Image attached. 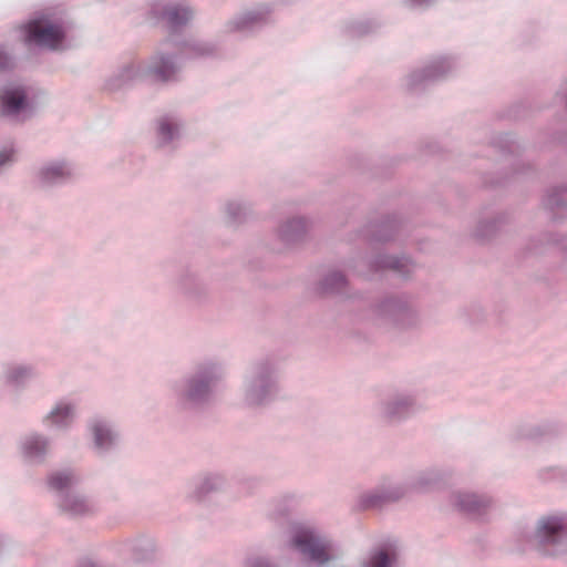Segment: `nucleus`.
Masks as SVG:
<instances>
[{"mask_svg":"<svg viewBox=\"0 0 567 567\" xmlns=\"http://www.w3.org/2000/svg\"><path fill=\"white\" fill-rule=\"evenodd\" d=\"M25 42L50 49H59L64 40V31L58 24L32 21L25 27Z\"/></svg>","mask_w":567,"mask_h":567,"instance_id":"f257e3e1","label":"nucleus"},{"mask_svg":"<svg viewBox=\"0 0 567 567\" xmlns=\"http://www.w3.org/2000/svg\"><path fill=\"white\" fill-rule=\"evenodd\" d=\"M293 546L320 565L330 559L329 545L309 529L302 528L298 530L293 538Z\"/></svg>","mask_w":567,"mask_h":567,"instance_id":"f03ea898","label":"nucleus"},{"mask_svg":"<svg viewBox=\"0 0 567 567\" xmlns=\"http://www.w3.org/2000/svg\"><path fill=\"white\" fill-rule=\"evenodd\" d=\"M565 534V523L560 517H547L539 522L537 536L542 543H556Z\"/></svg>","mask_w":567,"mask_h":567,"instance_id":"7ed1b4c3","label":"nucleus"},{"mask_svg":"<svg viewBox=\"0 0 567 567\" xmlns=\"http://www.w3.org/2000/svg\"><path fill=\"white\" fill-rule=\"evenodd\" d=\"M25 106V94L20 89L8 90L1 96V107L4 114H16Z\"/></svg>","mask_w":567,"mask_h":567,"instance_id":"20e7f679","label":"nucleus"},{"mask_svg":"<svg viewBox=\"0 0 567 567\" xmlns=\"http://www.w3.org/2000/svg\"><path fill=\"white\" fill-rule=\"evenodd\" d=\"M190 11L186 8L173 7L166 12L168 24L172 28L179 27L186 23L190 18Z\"/></svg>","mask_w":567,"mask_h":567,"instance_id":"39448f33","label":"nucleus"},{"mask_svg":"<svg viewBox=\"0 0 567 567\" xmlns=\"http://www.w3.org/2000/svg\"><path fill=\"white\" fill-rule=\"evenodd\" d=\"M45 449H47V442L38 436L30 437L25 442V446H24L25 454L28 456L41 455L45 451Z\"/></svg>","mask_w":567,"mask_h":567,"instance_id":"423d86ee","label":"nucleus"},{"mask_svg":"<svg viewBox=\"0 0 567 567\" xmlns=\"http://www.w3.org/2000/svg\"><path fill=\"white\" fill-rule=\"evenodd\" d=\"M72 416V410L69 405H59L49 416L52 424L63 425Z\"/></svg>","mask_w":567,"mask_h":567,"instance_id":"0eeeda50","label":"nucleus"},{"mask_svg":"<svg viewBox=\"0 0 567 567\" xmlns=\"http://www.w3.org/2000/svg\"><path fill=\"white\" fill-rule=\"evenodd\" d=\"M72 482V476L66 473H56L49 478V484L52 488L60 491L66 487Z\"/></svg>","mask_w":567,"mask_h":567,"instance_id":"6e6552de","label":"nucleus"},{"mask_svg":"<svg viewBox=\"0 0 567 567\" xmlns=\"http://www.w3.org/2000/svg\"><path fill=\"white\" fill-rule=\"evenodd\" d=\"M153 73L157 80L167 81L172 78L174 68L167 61H162L161 65H157Z\"/></svg>","mask_w":567,"mask_h":567,"instance_id":"1a4fd4ad","label":"nucleus"},{"mask_svg":"<svg viewBox=\"0 0 567 567\" xmlns=\"http://www.w3.org/2000/svg\"><path fill=\"white\" fill-rule=\"evenodd\" d=\"M64 507L68 512L74 515L83 514L86 511L85 503L78 498L65 499Z\"/></svg>","mask_w":567,"mask_h":567,"instance_id":"9d476101","label":"nucleus"},{"mask_svg":"<svg viewBox=\"0 0 567 567\" xmlns=\"http://www.w3.org/2000/svg\"><path fill=\"white\" fill-rule=\"evenodd\" d=\"M94 439L97 446H105L111 441V433L102 425H95L93 427Z\"/></svg>","mask_w":567,"mask_h":567,"instance_id":"9b49d317","label":"nucleus"},{"mask_svg":"<svg viewBox=\"0 0 567 567\" xmlns=\"http://www.w3.org/2000/svg\"><path fill=\"white\" fill-rule=\"evenodd\" d=\"M66 175L64 165H54L43 171V177L45 181H53L59 177Z\"/></svg>","mask_w":567,"mask_h":567,"instance_id":"f8f14e48","label":"nucleus"},{"mask_svg":"<svg viewBox=\"0 0 567 567\" xmlns=\"http://www.w3.org/2000/svg\"><path fill=\"white\" fill-rule=\"evenodd\" d=\"M176 131V126L167 120H163L159 123V134L165 141H168L173 137L174 132Z\"/></svg>","mask_w":567,"mask_h":567,"instance_id":"ddd939ff","label":"nucleus"},{"mask_svg":"<svg viewBox=\"0 0 567 567\" xmlns=\"http://www.w3.org/2000/svg\"><path fill=\"white\" fill-rule=\"evenodd\" d=\"M371 567H389L391 559L385 551H379L371 559Z\"/></svg>","mask_w":567,"mask_h":567,"instance_id":"4468645a","label":"nucleus"},{"mask_svg":"<svg viewBox=\"0 0 567 567\" xmlns=\"http://www.w3.org/2000/svg\"><path fill=\"white\" fill-rule=\"evenodd\" d=\"M480 499L476 495H467L465 499L462 502V507L470 512H475L478 509Z\"/></svg>","mask_w":567,"mask_h":567,"instance_id":"2eb2a0df","label":"nucleus"},{"mask_svg":"<svg viewBox=\"0 0 567 567\" xmlns=\"http://www.w3.org/2000/svg\"><path fill=\"white\" fill-rule=\"evenodd\" d=\"M331 279L334 280L337 288L342 287L343 284H344V278H343V276L341 274H333L331 276Z\"/></svg>","mask_w":567,"mask_h":567,"instance_id":"dca6fc26","label":"nucleus"},{"mask_svg":"<svg viewBox=\"0 0 567 567\" xmlns=\"http://www.w3.org/2000/svg\"><path fill=\"white\" fill-rule=\"evenodd\" d=\"M10 64L9 58L0 52V69H6Z\"/></svg>","mask_w":567,"mask_h":567,"instance_id":"f3484780","label":"nucleus"},{"mask_svg":"<svg viewBox=\"0 0 567 567\" xmlns=\"http://www.w3.org/2000/svg\"><path fill=\"white\" fill-rule=\"evenodd\" d=\"M12 157V152H1L0 153V165H3L6 162L10 161Z\"/></svg>","mask_w":567,"mask_h":567,"instance_id":"a211bd4d","label":"nucleus"},{"mask_svg":"<svg viewBox=\"0 0 567 567\" xmlns=\"http://www.w3.org/2000/svg\"><path fill=\"white\" fill-rule=\"evenodd\" d=\"M255 567H268L264 561H258Z\"/></svg>","mask_w":567,"mask_h":567,"instance_id":"6ab92c4d","label":"nucleus"}]
</instances>
